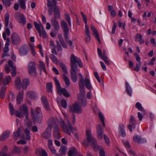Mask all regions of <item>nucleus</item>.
<instances>
[{"instance_id":"2eb2a0df","label":"nucleus","mask_w":156,"mask_h":156,"mask_svg":"<svg viewBox=\"0 0 156 156\" xmlns=\"http://www.w3.org/2000/svg\"><path fill=\"white\" fill-rule=\"evenodd\" d=\"M91 30L93 31V34L98 41V43L101 44V41L99 37V36L98 32L95 28V26L93 24L90 25Z\"/></svg>"},{"instance_id":"0e129e2a","label":"nucleus","mask_w":156,"mask_h":156,"mask_svg":"<svg viewBox=\"0 0 156 156\" xmlns=\"http://www.w3.org/2000/svg\"><path fill=\"white\" fill-rule=\"evenodd\" d=\"M141 62H138L136 64V67L135 68L134 70L138 72L140 69V67L141 66Z\"/></svg>"},{"instance_id":"f8f14e48","label":"nucleus","mask_w":156,"mask_h":156,"mask_svg":"<svg viewBox=\"0 0 156 156\" xmlns=\"http://www.w3.org/2000/svg\"><path fill=\"white\" fill-rule=\"evenodd\" d=\"M61 26L63 30L64 37H67L69 31V27L67 23L65 21L62 20L61 23Z\"/></svg>"},{"instance_id":"3c124183","label":"nucleus","mask_w":156,"mask_h":156,"mask_svg":"<svg viewBox=\"0 0 156 156\" xmlns=\"http://www.w3.org/2000/svg\"><path fill=\"white\" fill-rule=\"evenodd\" d=\"M15 114L16 116L19 118H23L24 117V114L21 112H19L17 110L15 111Z\"/></svg>"},{"instance_id":"8fccbe9b","label":"nucleus","mask_w":156,"mask_h":156,"mask_svg":"<svg viewBox=\"0 0 156 156\" xmlns=\"http://www.w3.org/2000/svg\"><path fill=\"white\" fill-rule=\"evenodd\" d=\"M98 115L101 122H102V125L104 127L105 126V124L104 122V118L102 113L101 112L98 113Z\"/></svg>"},{"instance_id":"69168bd1","label":"nucleus","mask_w":156,"mask_h":156,"mask_svg":"<svg viewBox=\"0 0 156 156\" xmlns=\"http://www.w3.org/2000/svg\"><path fill=\"white\" fill-rule=\"evenodd\" d=\"M123 143L125 147L128 148H130V146L129 142L128 141H123Z\"/></svg>"},{"instance_id":"864d4df0","label":"nucleus","mask_w":156,"mask_h":156,"mask_svg":"<svg viewBox=\"0 0 156 156\" xmlns=\"http://www.w3.org/2000/svg\"><path fill=\"white\" fill-rule=\"evenodd\" d=\"M4 5L9 6L11 4V1L13 0H2Z\"/></svg>"},{"instance_id":"4d7b16f0","label":"nucleus","mask_w":156,"mask_h":156,"mask_svg":"<svg viewBox=\"0 0 156 156\" xmlns=\"http://www.w3.org/2000/svg\"><path fill=\"white\" fill-rule=\"evenodd\" d=\"M66 148L65 146H62L59 150V152L60 154H65L66 151Z\"/></svg>"},{"instance_id":"7ed1b4c3","label":"nucleus","mask_w":156,"mask_h":156,"mask_svg":"<svg viewBox=\"0 0 156 156\" xmlns=\"http://www.w3.org/2000/svg\"><path fill=\"white\" fill-rule=\"evenodd\" d=\"M63 114L66 118L67 122V126L66 125L64 121L62 120L60 122L61 126L63 129L64 132L66 133L69 135H70L71 133H73V128L68 119V116L66 113H63Z\"/></svg>"},{"instance_id":"680f3d73","label":"nucleus","mask_w":156,"mask_h":156,"mask_svg":"<svg viewBox=\"0 0 156 156\" xmlns=\"http://www.w3.org/2000/svg\"><path fill=\"white\" fill-rule=\"evenodd\" d=\"M37 48L40 49L39 52L42 57L44 56V54L42 51V47L41 44H39L37 46Z\"/></svg>"},{"instance_id":"aec40b11","label":"nucleus","mask_w":156,"mask_h":156,"mask_svg":"<svg viewBox=\"0 0 156 156\" xmlns=\"http://www.w3.org/2000/svg\"><path fill=\"white\" fill-rule=\"evenodd\" d=\"M57 91L58 94L60 95L63 94L67 97H69L70 96L66 90L65 88H62L61 87L57 89Z\"/></svg>"},{"instance_id":"338daca9","label":"nucleus","mask_w":156,"mask_h":156,"mask_svg":"<svg viewBox=\"0 0 156 156\" xmlns=\"http://www.w3.org/2000/svg\"><path fill=\"white\" fill-rule=\"evenodd\" d=\"M13 152L14 153H15L17 154H19L20 152V149L19 148L17 147H15L13 149Z\"/></svg>"},{"instance_id":"1a4fd4ad","label":"nucleus","mask_w":156,"mask_h":156,"mask_svg":"<svg viewBox=\"0 0 156 156\" xmlns=\"http://www.w3.org/2000/svg\"><path fill=\"white\" fill-rule=\"evenodd\" d=\"M77 63L79 66L82 67V63L80 59L77 56H75L74 54H72L70 57V64L77 65Z\"/></svg>"},{"instance_id":"0eeeda50","label":"nucleus","mask_w":156,"mask_h":156,"mask_svg":"<svg viewBox=\"0 0 156 156\" xmlns=\"http://www.w3.org/2000/svg\"><path fill=\"white\" fill-rule=\"evenodd\" d=\"M9 66L6 65L5 67V70L7 73L11 70L12 76L14 77L16 74V67L13 65V62L11 60L8 61Z\"/></svg>"},{"instance_id":"4c0bfd02","label":"nucleus","mask_w":156,"mask_h":156,"mask_svg":"<svg viewBox=\"0 0 156 156\" xmlns=\"http://www.w3.org/2000/svg\"><path fill=\"white\" fill-rule=\"evenodd\" d=\"M9 42L10 40L9 38H8V39L6 41V42L5 44V46L3 49V51L5 53H7L9 51Z\"/></svg>"},{"instance_id":"c85d7f7f","label":"nucleus","mask_w":156,"mask_h":156,"mask_svg":"<svg viewBox=\"0 0 156 156\" xmlns=\"http://www.w3.org/2000/svg\"><path fill=\"white\" fill-rule=\"evenodd\" d=\"M10 133V132L9 131L4 132L0 137V140L2 141L5 140L8 137Z\"/></svg>"},{"instance_id":"b1692460","label":"nucleus","mask_w":156,"mask_h":156,"mask_svg":"<svg viewBox=\"0 0 156 156\" xmlns=\"http://www.w3.org/2000/svg\"><path fill=\"white\" fill-rule=\"evenodd\" d=\"M34 24L36 30L37 31L39 34L40 36H41V28L42 30L44 29V27L42 26L41 23H37L36 22H34Z\"/></svg>"},{"instance_id":"ea45409f","label":"nucleus","mask_w":156,"mask_h":156,"mask_svg":"<svg viewBox=\"0 0 156 156\" xmlns=\"http://www.w3.org/2000/svg\"><path fill=\"white\" fill-rule=\"evenodd\" d=\"M21 133L20 129V128H18L17 130L14 132L13 133V138L15 140H17L20 136Z\"/></svg>"},{"instance_id":"f704fd0d","label":"nucleus","mask_w":156,"mask_h":156,"mask_svg":"<svg viewBox=\"0 0 156 156\" xmlns=\"http://www.w3.org/2000/svg\"><path fill=\"white\" fill-rule=\"evenodd\" d=\"M71 65V70L70 73L72 72L73 73H76L78 72V69L77 65H73L70 64Z\"/></svg>"},{"instance_id":"c756f323","label":"nucleus","mask_w":156,"mask_h":156,"mask_svg":"<svg viewBox=\"0 0 156 156\" xmlns=\"http://www.w3.org/2000/svg\"><path fill=\"white\" fill-rule=\"evenodd\" d=\"M77 154L76 148L75 147L70 148L69 151V156H75Z\"/></svg>"},{"instance_id":"f3484780","label":"nucleus","mask_w":156,"mask_h":156,"mask_svg":"<svg viewBox=\"0 0 156 156\" xmlns=\"http://www.w3.org/2000/svg\"><path fill=\"white\" fill-rule=\"evenodd\" d=\"M4 20L5 27L7 28H9L10 29H12L13 26L11 22L9 21V15L8 13H6L5 15Z\"/></svg>"},{"instance_id":"603ef678","label":"nucleus","mask_w":156,"mask_h":156,"mask_svg":"<svg viewBox=\"0 0 156 156\" xmlns=\"http://www.w3.org/2000/svg\"><path fill=\"white\" fill-rule=\"evenodd\" d=\"M25 133L26 135V139L27 140H30L31 137L29 134L30 131L27 129H26L24 130Z\"/></svg>"},{"instance_id":"5fc2aeb1","label":"nucleus","mask_w":156,"mask_h":156,"mask_svg":"<svg viewBox=\"0 0 156 156\" xmlns=\"http://www.w3.org/2000/svg\"><path fill=\"white\" fill-rule=\"evenodd\" d=\"M9 111L11 115H13L14 114L15 109L13 105L11 103L9 104Z\"/></svg>"},{"instance_id":"58836bf2","label":"nucleus","mask_w":156,"mask_h":156,"mask_svg":"<svg viewBox=\"0 0 156 156\" xmlns=\"http://www.w3.org/2000/svg\"><path fill=\"white\" fill-rule=\"evenodd\" d=\"M23 88L25 89L27 88L30 83V80L28 79H24L23 80Z\"/></svg>"},{"instance_id":"7c9ffc66","label":"nucleus","mask_w":156,"mask_h":156,"mask_svg":"<svg viewBox=\"0 0 156 156\" xmlns=\"http://www.w3.org/2000/svg\"><path fill=\"white\" fill-rule=\"evenodd\" d=\"M79 81H78L79 86H84L83 76L81 73L78 74Z\"/></svg>"},{"instance_id":"9d476101","label":"nucleus","mask_w":156,"mask_h":156,"mask_svg":"<svg viewBox=\"0 0 156 156\" xmlns=\"http://www.w3.org/2000/svg\"><path fill=\"white\" fill-rule=\"evenodd\" d=\"M51 127L50 126H48L46 130L41 134V138L45 140L50 139L51 137Z\"/></svg>"},{"instance_id":"49530a36","label":"nucleus","mask_w":156,"mask_h":156,"mask_svg":"<svg viewBox=\"0 0 156 156\" xmlns=\"http://www.w3.org/2000/svg\"><path fill=\"white\" fill-rule=\"evenodd\" d=\"M6 90V88L5 86L2 87L1 88L0 91V97L1 98H3L4 97Z\"/></svg>"},{"instance_id":"393cba45","label":"nucleus","mask_w":156,"mask_h":156,"mask_svg":"<svg viewBox=\"0 0 156 156\" xmlns=\"http://www.w3.org/2000/svg\"><path fill=\"white\" fill-rule=\"evenodd\" d=\"M133 140L134 142L138 143H143L146 142V139L142 138L140 136L138 135L134 136Z\"/></svg>"},{"instance_id":"e2e57ef3","label":"nucleus","mask_w":156,"mask_h":156,"mask_svg":"<svg viewBox=\"0 0 156 156\" xmlns=\"http://www.w3.org/2000/svg\"><path fill=\"white\" fill-rule=\"evenodd\" d=\"M65 40H66V42L67 44H69L71 46H72L73 45V41L71 40H69V37H68V35H67V37H64Z\"/></svg>"},{"instance_id":"6e6d98bb","label":"nucleus","mask_w":156,"mask_h":156,"mask_svg":"<svg viewBox=\"0 0 156 156\" xmlns=\"http://www.w3.org/2000/svg\"><path fill=\"white\" fill-rule=\"evenodd\" d=\"M30 50L32 55L33 56H35L36 54V52L34 48V46L30 44H29Z\"/></svg>"},{"instance_id":"37998d69","label":"nucleus","mask_w":156,"mask_h":156,"mask_svg":"<svg viewBox=\"0 0 156 156\" xmlns=\"http://www.w3.org/2000/svg\"><path fill=\"white\" fill-rule=\"evenodd\" d=\"M125 84L126 87V91L127 94L131 96L132 93L131 88L128 82H125Z\"/></svg>"},{"instance_id":"4be33fe9","label":"nucleus","mask_w":156,"mask_h":156,"mask_svg":"<svg viewBox=\"0 0 156 156\" xmlns=\"http://www.w3.org/2000/svg\"><path fill=\"white\" fill-rule=\"evenodd\" d=\"M97 137L99 139H101L103 137L104 134L102 127L100 125H98L97 127Z\"/></svg>"},{"instance_id":"f257e3e1","label":"nucleus","mask_w":156,"mask_h":156,"mask_svg":"<svg viewBox=\"0 0 156 156\" xmlns=\"http://www.w3.org/2000/svg\"><path fill=\"white\" fill-rule=\"evenodd\" d=\"M47 5L48 8V14L51 16L52 15L53 12L54 17L55 19H60L61 18L60 10L59 7L56 6V1L55 2L50 1L48 0V3Z\"/></svg>"},{"instance_id":"cd10ccee","label":"nucleus","mask_w":156,"mask_h":156,"mask_svg":"<svg viewBox=\"0 0 156 156\" xmlns=\"http://www.w3.org/2000/svg\"><path fill=\"white\" fill-rule=\"evenodd\" d=\"M84 82L87 88L89 89L91 88L92 86L90 83V80L87 77V76L85 77Z\"/></svg>"},{"instance_id":"6ab92c4d","label":"nucleus","mask_w":156,"mask_h":156,"mask_svg":"<svg viewBox=\"0 0 156 156\" xmlns=\"http://www.w3.org/2000/svg\"><path fill=\"white\" fill-rule=\"evenodd\" d=\"M85 42L87 43H88L90 42L91 40L90 33L89 27H86V28H85Z\"/></svg>"},{"instance_id":"5701e85b","label":"nucleus","mask_w":156,"mask_h":156,"mask_svg":"<svg viewBox=\"0 0 156 156\" xmlns=\"http://www.w3.org/2000/svg\"><path fill=\"white\" fill-rule=\"evenodd\" d=\"M41 99L45 109L47 111H49L50 110V108L47 98L45 96H42Z\"/></svg>"},{"instance_id":"c03bdc74","label":"nucleus","mask_w":156,"mask_h":156,"mask_svg":"<svg viewBox=\"0 0 156 156\" xmlns=\"http://www.w3.org/2000/svg\"><path fill=\"white\" fill-rule=\"evenodd\" d=\"M70 76L72 80L74 83H76L77 80V77L76 73H70Z\"/></svg>"},{"instance_id":"473e14b6","label":"nucleus","mask_w":156,"mask_h":156,"mask_svg":"<svg viewBox=\"0 0 156 156\" xmlns=\"http://www.w3.org/2000/svg\"><path fill=\"white\" fill-rule=\"evenodd\" d=\"M19 111L23 114L28 112V109L27 106L24 104L21 106L19 108Z\"/></svg>"},{"instance_id":"052dcab7","label":"nucleus","mask_w":156,"mask_h":156,"mask_svg":"<svg viewBox=\"0 0 156 156\" xmlns=\"http://www.w3.org/2000/svg\"><path fill=\"white\" fill-rule=\"evenodd\" d=\"M40 66L41 69H42L45 72H46L45 64L44 62L41 61H40Z\"/></svg>"},{"instance_id":"412c9836","label":"nucleus","mask_w":156,"mask_h":156,"mask_svg":"<svg viewBox=\"0 0 156 156\" xmlns=\"http://www.w3.org/2000/svg\"><path fill=\"white\" fill-rule=\"evenodd\" d=\"M19 52L20 55L24 56L28 53L29 49L26 46L23 45L20 47Z\"/></svg>"},{"instance_id":"bf43d9fd","label":"nucleus","mask_w":156,"mask_h":156,"mask_svg":"<svg viewBox=\"0 0 156 156\" xmlns=\"http://www.w3.org/2000/svg\"><path fill=\"white\" fill-rule=\"evenodd\" d=\"M35 93L33 91H29L27 93V95L28 97L30 98H32L34 97Z\"/></svg>"},{"instance_id":"a19ab883","label":"nucleus","mask_w":156,"mask_h":156,"mask_svg":"<svg viewBox=\"0 0 156 156\" xmlns=\"http://www.w3.org/2000/svg\"><path fill=\"white\" fill-rule=\"evenodd\" d=\"M11 80L10 76H7L5 77L4 80H2V82L1 83H3L4 85H6L10 82Z\"/></svg>"},{"instance_id":"79ce46f5","label":"nucleus","mask_w":156,"mask_h":156,"mask_svg":"<svg viewBox=\"0 0 156 156\" xmlns=\"http://www.w3.org/2000/svg\"><path fill=\"white\" fill-rule=\"evenodd\" d=\"M15 84L16 86V88L18 90H20L22 84L21 80L19 77H17L16 78L15 80Z\"/></svg>"},{"instance_id":"ddd939ff","label":"nucleus","mask_w":156,"mask_h":156,"mask_svg":"<svg viewBox=\"0 0 156 156\" xmlns=\"http://www.w3.org/2000/svg\"><path fill=\"white\" fill-rule=\"evenodd\" d=\"M129 122V124L128 126V127L130 131L132 132L133 131L132 128L135 129L136 125V120L133 115L130 116Z\"/></svg>"},{"instance_id":"a878e982","label":"nucleus","mask_w":156,"mask_h":156,"mask_svg":"<svg viewBox=\"0 0 156 156\" xmlns=\"http://www.w3.org/2000/svg\"><path fill=\"white\" fill-rule=\"evenodd\" d=\"M119 132L120 135L122 137H124L126 136V134L124 131V126L123 124H120L119 125Z\"/></svg>"},{"instance_id":"c9c22d12","label":"nucleus","mask_w":156,"mask_h":156,"mask_svg":"<svg viewBox=\"0 0 156 156\" xmlns=\"http://www.w3.org/2000/svg\"><path fill=\"white\" fill-rule=\"evenodd\" d=\"M50 44L51 48V52L52 53L54 54L55 55H57V52L56 51V50L55 48V45L54 44V42L53 41H50Z\"/></svg>"},{"instance_id":"f03ea898","label":"nucleus","mask_w":156,"mask_h":156,"mask_svg":"<svg viewBox=\"0 0 156 156\" xmlns=\"http://www.w3.org/2000/svg\"><path fill=\"white\" fill-rule=\"evenodd\" d=\"M91 131L89 129L86 130V135L87 141L85 140H84L83 143L86 146L89 145V143H91V147L94 151L99 150L101 147L97 144L96 140L91 135Z\"/></svg>"},{"instance_id":"e433bc0d","label":"nucleus","mask_w":156,"mask_h":156,"mask_svg":"<svg viewBox=\"0 0 156 156\" xmlns=\"http://www.w3.org/2000/svg\"><path fill=\"white\" fill-rule=\"evenodd\" d=\"M136 108L142 112V114H145V112L144 108L142 106L141 104L139 102H137L135 105Z\"/></svg>"},{"instance_id":"20e7f679","label":"nucleus","mask_w":156,"mask_h":156,"mask_svg":"<svg viewBox=\"0 0 156 156\" xmlns=\"http://www.w3.org/2000/svg\"><path fill=\"white\" fill-rule=\"evenodd\" d=\"M31 116L34 122L40 123L42 120V115L39 108H37L35 109L31 108Z\"/></svg>"},{"instance_id":"2f4dec72","label":"nucleus","mask_w":156,"mask_h":156,"mask_svg":"<svg viewBox=\"0 0 156 156\" xmlns=\"http://www.w3.org/2000/svg\"><path fill=\"white\" fill-rule=\"evenodd\" d=\"M55 55L54 54L52 53L50 55V58L55 64L58 65L59 64V61Z\"/></svg>"},{"instance_id":"9b49d317","label":"nucleus","mask_w":156,"mask_h":156,"mask_svg":"<svg viewBox=\"0 0 156 156\" xmlns=\"http://www.w3.org/2000/svg\"><path fill=\"white\" fill-rule=\"evenodd\" d=\"M16 20L19 23L23 24H25L26 22V18L24 15L22 13L17 12L14 15Z\"/></svg>"},{"instance_id":"72a5a7b5","label":"nucleus","mask_w":156,"mask_h":156,"mask_svg":"<svg viewBox=\"0 0 156 156\" xmlns=\"http://www.w3.org/2000/svg\"><path fill=\"white\" fill-rule=\"evenodd\" d=\"M54 136L57 139L60 138L59 134L60 133L59 128L58 127H55L54 130Z\"/></svg>"},{"instance_id":"09e8293b","label":"nucleus","mask_w":156,"mask_h":156,"mask_svg":"<svg viewBox=\"0 0 156 156\" xmlns=\"http://www.w3.org/2000/svg\"><path fill=\"white\" fill-rule=\"evenodd\" d=\"M136 37L138 38L137 41L141 44L144 42V40L142 39V36L141 34H137L136 35Z\"/></svg>"},{"instance_id":"a18cd8bd","label":"nucleus","mask_w":156,"mask_h":156,"mask_svg":"<svg viewBox=\"0 0 156 156\" xmlns=\"http://www.w3.org/2000/svg\"><path fill=\"white\" fill-rule=\"evenodd\" d=\"M18 2L21 8L23 9H26V6L25 0H19Z\"/></svg>"},{"instance_id":"4468645a","label":"nucleus","mask_w":156,"mask_h":156,"mask_svg":"<svg viewBox=\"0 0 156 156\" xmlns=\"http://www.w3.org/2000/svg\"><path fill=\"white\" fill-rule=\"evenodd\" d=\"M79 90L80 91V93L78 96V99H82V100L84 101V103H86V99L85 98V93L84 91V86H80Z\"/></svg>"},{"instance_id":"a211bd4d","label":"nucleus","mask_w":156,"mask_h":156,"mask_svg":"<svg viewBox=\"0 0 156 156\" xmlns=\"http://www.w3.org/2000/svg\"><path fill=\"white\" fill-rule=\"evenodd\" d=\"M71 111L73 112L80 114L82 112V109L81 107H80L77 104L75 103L71 107Z\"/></svg>"},{"instance_id":"13d9d810","label":"nucleus","mask_w":156,"mask_h":156,"mask_svg":"<svg viewBox=\"0 0 156 156\" xmlns=\"http://www.w3.org/2000/svg\"><path fill=\"white\" fill-rule=\"evenodd\" d=\"M56 42L57 44L56 48L57 50V51H62V48L61 45L60 44V43H59V42L57 41H56Z\"/></svg>"},{"instance_id":"423d86ee","label":"nucleus","mask_w":156,"mask_h":156,"mask_svg":"<svg viewBox=\"0 0 156 156\" xmlns=\"http://www.w3.org/2000/svg\"><path fill=\"white\" fill-rule=\"evenodd\" d=\"M60 66L62 68V72L64 73L62 74L63 80L65 82V84L66 87H68L70 85V80L66 75V74L68 73L66 65L63 63H61Z\"/></svg>"},{"instance_id":"6e6552de","label":"nucleus","mask_w":156,"mask_h":156,"mask_svg":"<svg viewBox=\"0 0 156 156\" xmlns=\"http://www.w3.org/2000/svg\"><path fill=\"white\" fill-rule=\"evenodd\" d=\"M11 41L14 45L19 44L21 42V38L20 36L16 33L12 34L11 36Z\"/></svg>"},{"instance_id":"de8ad7c7","label":"nucleus","mask_w":156,"mask_h":156,"mask_svg":"<svg viewBox=\"0 0 156 156\" xmlns=\"http://www.w3.org/2000/svg\"><path fill=\"white\" fill-rule=\"evenodd\" d=\"M46 88L47 91L48 92H52V85L51 83H48L46 84Z\"/></svg>"},{"instance_id":"dca6fc26","label":"nucleus","mask_w":156,"mask_h":156,"mask_svg":"<svg viewBox=\"0 0 156 156\" xmlns=\"http://www.w3.org/2000/svg\"><path fill=\"white\" fill-rule=\"evenodd\" d=\"M51 21L52 27L56 30L58 31L60 29V27L58 21L54 18H52Z\"/></svg>"},{"instance_id":"bb28decb","label":"nucleus","mask_w":156,"mask_h":156,"mask_svg":"<svg viewBox=\"0 0 156 156\" xmlns=\"http://www.w3.org/2000/svg\"><path fill=\"white\" fill-rule=\"evenodd\" d=\"M23 91L21 90L20 91L17 96V103L18 104H20L23 100Z\"/></svg>"},{"instance_id":"39448f33","label":"nucleus","mask_w":156,"mask_h":156,"mask_svg":"<svg viewBox=\"0 0 156 156\" xmlns=\"http://www.w3.org/2000/svg\"><path fill=\"white\" fill-rule=\"evenodd\" d=\"M28 71L31 76L35 77L37 74L36 63L34 61H30L28 64Z\"/></svg>"},{"instance_id":"774afa93","label":"nucleus","mask_w":156,"mask_h":156,"mask_svg":"<svg viewBox=\"0 0 156 156\" xmlns=\"http://www.w3.org/2000/svg\"><path fill=\"white\" fill-rule=\"evenodd\" d=\"M61 105L63 108H66L67 106L66 101L64 99H62L61 101Z\"/></svg>"}]
</instances>
